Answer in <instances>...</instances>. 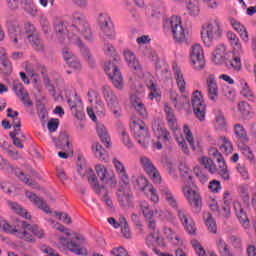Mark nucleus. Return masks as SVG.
<instances>
[{"instance_id":"obj_1","label":"nucleus","mask_w":256,"mask_h":256,"mask_svg":"<svg viewBox=\"0 0 256 256\" xmlns=\"http://www.w3.org/2000/svg\"><path fill=\"white\" fill-rule=\"evenodd\" d=\"M73 24L69 26V41L72 45H76L79 48L80 53L85 57L86 61L91 67H95V60L91 55V50L83 43L81 36L83 35L86 41H93V32L91 31V25H89V20L87 16L81 12H74L72 15Z\"/></svg>"},{"instance_id":"obj_2","label":"nucleus","mask_w":256,"mask_h":256,"mask_svg":"<svg viewBox=\"0 0 256 256\" xmlns=\"http://www.w3.org/2000/svg\"><path fill=\"white\" fill-rule=\"evenodd\" d=\"M57 231L65 233V236L59 238V243L67 247L69 251L75 253V255H89V252L81 247L85 242V238L82 235H79L75 232H69V229H65V226L58 223L56 226Z\"/></svg>"},{"instance_id":"obj_3","label":"nucleus","mask_w":256,"mask_h":256,"mask_svg":"<svg viewBox=\"0 0 256 256\" xmlns=\"http://www.w3.org/2000/svg\"><path fill=\"white\" fill-rule=\"evenodd\" d=\"M160 192L162 193L167 203L173 209H176L178 218L182 223L183 227L186 229V231L190 234L195 233V223L193 222L191 215H189V212H187V210L179 208V206H177V200L175 199V196H173V193L171 192L169 187L160 186Z\"/></svg>"},{"instance_id":"obj_4","label":"nucleus","mask_w":256,"mask_h":256,"mask_svg":"<svg viewBox=\"0 0 256 256\" xmlns=\"http://www.w3.org/2000/svg\"><path fill=\"white\" fill-rule=\"evenodd\" d=\"M223 35L221 22L219 18H211L202 25L201 37L206 47H211L214 41H217Z\"/></svg>"},{"instance_id":"obj_5","label":"nucleus","mask_w":256,"mask_h":256,"mask_svg":"<svg viewBox=\"0 0 256 256\" xmlns=\"http://www.w3.org/2000/svg\"><path fill=\"white\" fill-rule=\"evenodd\" d=\"M189 171L190 170L186 168L184 172H182V176L184 177V179H188L185 182L183 191L191 207H193L195 211L198 212V211H201V206H202L201 195H199V192L195 190V184H193V176L189 174Z\"/></svg>"},{"instance_id":"obj_6","label":"nucleus","mask_w":256,"mask_h":256,"mask_svg":"<svg viewBox=\"0 0 256 256\" xmlns=\"http://www.w3.org/2000/svg\"><path fill=\"white\" fill-rule=\"evenodd\" d=\"M95 171L96 174L93 173V169H89L88 181L95 193H101V185L113 181V176H111L107 168L101 164L95 166Z\"/></svg>"},{"instance_id":"obj_7","label":"nucleus","mask_w":256,"mask_h":256,"mask_svg":"<svg viewBox=\"0 0 256 256\" xmlns=\"http://www.w3.org/2000/svg\"><path fill=\"white\" fill-rule=\"evenodd\" d=\"M130 129L139 145L144 147V149H147V147H149L151 136L149 135V128H147L145 122L141 119L134 120Z\"/></svg>"},{"instance_id":"obj_8","label":"nucleus","mask_w":256,"mask_h":256,"mask_svg":"<svg viewBox=\"0 0 256 256\" xmlns=\"http://www.w3.org/2000/svg\"><path fill=\"white\" fill-rule=\"evenodd\" d=\"M164 29H171L172 35L178 43L185 41V29H183V23L181 17L172 16L170 19L164 22Z\"/></svg>"},{"instance_id":"obj_9","label":"nucleus","mask_w":256,"mask_h":256,"mask_svg":"<svg viewBox=\"0 0 256 256\" xmlns=\"http://www.w3.org/2000/svg\"><path fill=\"white\" fill-rule=\"evenodd\" d=\"M0 169L2 171H6V173H11L12 175H16L20 181L25 183L26 185H29V187H35V182H33L32 179L27 178L25 173L21 171L18 167L13 166L10 164L7 159L3 158V156L0 155Z\"/></svg>"},{"instance_id":"obj_10","label":"nucleus","mask_w":256,"mask_h":256,"mask_svg":"<svg viewBox=\"0 0 256 256\" xmlns=\"http://www.w3.org/2000/svg\"><path fill=\"white\" fill-rule=\"evenodd\" d=\"M102 93L114 117H121V107L119 106V100L117 99L115 92H113L110 86L104 85L102 87Z\"/></svg>"},{"instance_id":"obj_11","label":"nucleus","mask_w":256,"mask_h":256,"mask_svg":"<svg viewBox=\"0 0 256 256\" xmlns=\"http://www.w3.org/2000/svg\"><path fill=\"white\" fill-rule=\"evenodd\" d=\"M98 25L103 33L104 39H115V28L108 14L100 13L97 18Z\"/></svg>"},{"instance_id":"obj_12","label":"nucleus","mask_w":256,"mask_h":256,"mask_svg":"<svg viewBox=\"0 0 256 256\" xmlns=\"http://www.w3.org/2000/svg\"><path fill=\"white\" fill-rule=\"evenodd\" d=\"M104 71L112 81V85H114L116 89H119V91L123 90V76L121 75V71H119V67H117V65H115L113 62L109 61L105 66Z\"/></svg>"},{"instance_id":"obj_13","label":"nucleus","mask_w":256,"mask_h":256,"mask_svg":"<svg viewBox=\"0 0 256 256\" xmlns=\"http://www.w3.org/2000/svg\"><path fill=\"white\" fill-rule=\"evenodd\" d=\"M192 108L194 111L195 117L199 119V121H205V100H203V94L201 91L196 90L192 94Z\"/></svg>"},{"instance_id":"obj_14","label":"nucleus","mask_w":256,"mask_h":256,"mask_svg":"<svg viewBox=\"0 0 256 256\" xmlns=\"http://www.w3.org/2000/svg\"><path fill=\"white\" fill-rule=\"evenodd\" d=\"M138 209L140 213H142L145 223L147 225L148 229H155L157 227V221H155V218H153V215H155V211L151 209V206L149 205V202L147 201H140L138 204Z\"/></svg>"},{"instance_id":"obj_15","label":"nucleus","mask_w":256,"mask_h":256,"mask_svg":"<svg viewBox=\"0 0 256 256\" xmlns=\"http://www.w3.org/2000/svg\"><path fill=\"white\" fill-rule=\"evenodd\" d=\"M190 59L194 69L200 70L205 67V55L203 53V47H201V45L195 44L194 46H192Z\"/></svg>"},{"instance_id":"obj_16","label":"nucleus","mask_w":256,"mask_h":256,"mask_svg":"<svg viewBox=\"0 0 256 256\" xmlns=\"http://www.w3.org/2000/svg\"><path fill=\"white\" fill-rule=\"evenodd\" d=\"M140 163L143 166L144 171L149 175L150 179H152L153 183H161V174L157 171V168L151 162L147 156H142L140 158Z\"/></svg>"},{"instance_id":"obj_17","label":"nucleus","mask_w":256,"mask_h":256,"mask_svg":"<svg viewBox=\"0 0 256 256\" xmlns=\"http://www.w3.org/2000/svg\"><path fill=\"white\" fill-rule=\"evenodd\" d=\"M0 231H5V233H12V235L17 234L20 239H25V241H28L29 243H35V238L29 232L22 231L19 232L17 229L13 228V226L9 225L7 221L0 218Z\"/></svg>"},{"instance_id":"obj_18","label":"nucleus","mask_w":256,"mask_h":256,"mask_svg":"<svg viewBox=\"0 0 256 256\" xmlns=\"http://www.w3.org/2000/svg\"><path fill=\"white\" fill-rule=\"evenodd\" d=\"M117 201L120 207L125 209L133 207V193L129 188H120L116 192Z\"/></svg>"},{"instance_id":"obj_19","label":"nucleus","mask_w":256,"mask_h":256,"mask_svg":"<svg viewBox=\"0 0 256 256\" xmlns=\"http://www.w3.org/2000/svg\"><path fill=\"white\" fill-rule=\"evenodd\" d=\"M53 25L60 43H65V39L69 40V26H65V23L61 19H55Z\"/></svg>"},{"instance_id":"obj_20","label":"nucleus","mask_w":256,"mask_h":256,"mask_svg":"<svg viewBox=\"0 0 256 256\" xmlns=\"http://www.w3.org/2000/svg\"><path fill=\"white\" fill-rule=\"evenodd\" d=\"M172 71L174 74V79L176 80V85L180 91V93H185L187 82H185V77L183 76V72L177 63L172 64Z\"/></svg>"},{"instance_id":"obj_21","label":"nucleus","mask_w":256,"mask_h":256,"mask_svg":"<svg viewBox=\"0 0 256 256\" xmlns=\"http://www.w3.org/2000/svg\"><path fill=\"white\" fill-rule=\"evenodd\" d=\"M152 131L158 139H163V141H171V134L165 129L163 124L159 120H154L152 123Z\"/></svg>"},{"instance_id":"obj_22","label":"nucleus","mask_w":256,"mask_h":256,"mask_svg":"<svg viewBox=\"0 0 256 256\" xmlns=\"http://www.w3.org/2000/svg\"><path fill=\"white\" fill-rule=\"evenodd\" d=\"M206 83L209 100L217 101V98L219 97V86H217V82H215V77L213 75H209Z\"/></svg>"},{"instance_id":"obj_23","label":"nucleus","mask_w":256,"mask_h":256,"mask_svg":"<svg viewBox=\"0 0 256 256\" xmlns=\"http://www.w3.org/2000/svg\"><path fill=\"white\" fill-rule=\"evenodd\" d=\"M164 113H166L167 125L174 134L177 133V117H175V112L168 105L164 106Z\"/></svg>"},{"instance_id":"obj_24","label":"nucleus","mask_w":256,"mask_h":256,"mask_svg":"<svg viewBox=\"0 0 256 256\" xmlns=\"http://www.w3.org/2000/svg\"><path fill=\"white\" fill-rule=\"evenodd\" d=\"M151 232L146 237V245L148 247H151L153 245H159L160 247H163L165 245L163 243V238L159 236V230H157V226L155 229H149Z\"/></svg>"},{"instance_id":"obj_25","label":"nucleus","mask_w":256,"mask_h":256,"mask_svg":"<svg viewBox=\"0 0 256 256\" xmlns=\"http://www.w3.org/2000/svg\"><path fill=\"white\" fill-rule=\"evenodd\" d=\"M227 39L229 44L233 48L234 55H241L243 53V46L241 45V40H239L237 34L233 32H228Z\"/></svg>"},{"instance_id":"obj_26","label":"nucleus","mask_w":256,"mask_h":256,"mask_svg":"<svg viewBox=\"0 0 256 256\" xmlns=\"http://www.w3.org/2000/svg\"><path fill=\"white\" fill-rule=\"evenodd\" d=\"M233 207L240 223L245 227V229H247V227H249V217H247V212L243 210L241 203L239 202H234Z\"/></svg>"},{"instance_id":"obj_27","label":"nucleus","mask_w":256,"mask_h":256,"mask_svg":"<svg viewBox=\"0 0 256 256\" xmlns=\"http://www.w3.org/2000/svg\"><path fill=\"white\" fill-rule=\"evenodd\" d=\"M124 57L126 59V63H128V66H130L131 69H134V71H141V64L135 57V53H133V51L129 49L124 50Z\"/></svg>"},{"instance_id":"obj_28","label":"nucleus","mask_w":256,"mask_h":256,"mask_svg":"<svg viewBox=\"0 0 256 256\" xmlns=\"http://www.w3.org/2000/svg\"><path fill=\"white\" fill-rule=\"evenodd\" d=\"M8 33H9V37H10L12 43L14 44V46L19 47L17 45V43H19V39H21V35L23 33L21 30V26H19L17 24L9 26Z\"/></svg>"},{"instance_id":"obj_29","label":"nucleus","mask_w":256,"mask_h":256,"mask_svg":"<svg viewBox=\"0 0 256 256\" xmlns=\"http://www.w3.org/2000/svg\"><path fill=\"white\" fill-rule=\"evenodd\" d=\"M6 203L11 211L16 213L17 215H20V217H24V219H31V215L27 213V210L19 205V203L10 200L6 201Z\"/></svg>"},{"instance_id":"obj_30","label":"nucleus","mask_w":256,"mask_h":256,"mask_svg":"<svg viewBox=\"0 0 256 256\" xmlns=\"http://www.w3.org/2000/svg\"><path fill=\"white\" fill-rule=\"evenodd\" d=\"M113 164L122 183H124V185H129V176L127 175V171H125V166L123 165V163H121V161L117 159H114Z\"/></svg>"},{"instance_id":"obj_31","label":"nucleus","mask_w":256,"mask_h":256,"mask_svg":"<svg viewBox=\"0 0 256 256\" xmlns=\"http://www.w3.org/2000/svg\"><path fill=\"white\" fill-rule=\"evenodd\" d=\"M96 131L100 140L104 143V145L109 148L111 147V137H109V133L107 132V128L103 124H97Z\"/></svg>"},{"instance_id":"obj_32","label":"nucleus","mask_w":256,"mask_h":256,"mask_svg":"<svg viewBox=\"0 0 256 256\" xmlns=\"http://www.w3.org/2000/svg\"><path fill=\"white\" fill-rule=\"evenodd\" d=\"M26 196L31 201H33V203H35V205H37V207H39V209H42V211H44V213H51V209L49 208L47 203H45L41 198H39L38 196L33 194V192H26Z\"/></svg>"},{"instance_id":"obj_33","label":"nucleus","mask_w":256,"mask_h":256,"mask_svg":"<svg viewBox=\"0 0 256 256\" xmlns=\"http://www.w3.org/2000/svg\"><path fill=\"white\" fill-rule=\"evenodd\" d=\"M240 54L233 53V57L231 60L226 61V67L227 69H230V71H236V73H239L241 71V57H239Z\"/></svg>"},{"instance_id":"obj_34","label":"nucleus","mask_w":256,"mask_h":256,"mask_svg":"<svg viewBox=\"0 0 256 256\" xmlns=\"http://www.w3.org/2000/svg\"><path fill=\"white\" fill-rule=\"evenodd\" d=\"M57 149H62L63 151H69L71 142L69 141V134L67 132H62L59 135L58 141L55 143Z\"/></svg>"},{"instance_id":"obj_35","label":"nucleus","mask_w":256,"mask_h":256,"mask_svg":"<svg viewBox=\"0 0 256 256\" xmlns=\"http://www.w3.org/2000/svg\"><path fill=\"white\" fill-rule=\"evenodd\" d=\"M124 6L129 11L132 13V17H137V12H135V5L137 7H143L145 5V2L143 0H123Z\"/></svg>"},{"instance_id":"obj_36","label":"nucleus","mask_w":256,"mask_h":256,"mask_svg":"<svg viewBox=\"0 0 256 256\" xmlns=\"http://www.w3.org/2000/svg\"><path fill=\"white\" fill-rule=\"evenodd\" d=\"M20 227H22V229H27L28 231H31V233H33L35 237H38V239H43V229H41L39 226H33L25 221H21Z\"/></svg>"},{"instance_id":"obj_37","label":"nucleus","mask_w":256,"mask_h":256,"mask_svg":"<svg viewBox=\"0 0 256 256\" xmlns=\"http://www.w3.org/2000/svg\"><path fill=\"white\" fill-rule=\"evenodd\" d=\"M26 39H28V41L31 43L33 49L36 51H43V42L41 41L39 32L26 36Z\"/></svg>"},{"instance_id":"obj_38","label":"nucleus","mask_w":256,"mask_h":256,"mask_svg":"<svg viewBox=\"0 0 256 256\" xmlns=\"http://www.w3.org/2000/svg\"><path fill=\"white\" fill-rule=\"evenodd\" d=\"M199 163L200 165H202V167H204V169H207L209 173H211L212 175L217 173L218 171L215 162H213L211 158L203 156L199 159Z\"/></svg>"},{"instance_id":"obj_39","label":"nucleus","mask_w":256,"mask_h":256,"mask_svg":"<svg viewBox=\"0 0 256 256\" xmlns=\"http://www.w3.org/2000/svg\"><path fill=\"white\" fill-rule=\"evenodd\" d=\"M92 151L96 159H99V161H107L109 156L107 153H105V149H103V146H101L99 142H96L92 145Z\"/></svg>"},{"instance_id":"obj_40","label":"nucleus","mask_w":256,"mask_h":256,"mask_svg":"<svg viewBox=\"0 0 256 256\" xmlns=\"http://www.w3.org/2000/svg\"><path fill=\"white\" fill-rule=\"evenodd\" d=\"M132 183H133L135 189H137V191H145V189L147 187L148 188L151 187V186H149V181H147V178H145L143 176L133 177Z\"/></svg>"},{"instance_id":"obj_41","label":"nucleus","mask_w":256,"mask_h":256,"mask_svg":"<svg viewBox=\"0 0 256 256\" xmlns=\"http://www.w3.org/2000/svg\"><path fill=\"white\" fill-rule=\"evenodd\" d=\"M219 143H220V150L223 153H226V155H229V153L233 152V144L227 137L220 136L219 137Z\"/></svg>"},{"instance_id":"obj_42","label":"nucleus","mask_w":256,"mask_h":256,"mask_svg":"<svg viewBox=\"0 0 256 256\" xmlns=\"http://www.w3.org/2000/svg\"><path fill=\"white\" fill-rule=\"evenodd\" d=\"M204 221L210 233H217V224L215 223V219H213V215H211V213H204Z\"/></svg>"},{"instance_id":"obj_43","label":"nucleus","mask_w":256,"mask_h":256,"mask_svg":"<svg viewBox=\"0 0 256 256\" xmlns=\"http://www.w3.org/2000/svg\"><path fill=\"white\" fill-rule=\"evenodd\" d=\"M21 4L23 5L24 11H27L29 15L35 17L37 15V6L33 2V0H21Z\"/></svg>"},{"instance_id":"obj_44","label":"nucleus","mask_w":256,"mask_h":256,"mask_svg":"<svg viewBox=\"0 0 256 256\" xmlns=\"http://www.w3.org/2000/svg\"><path fill=\"white\" fill-rule=\"evenodd\" d=\"M146 86L150 91L149 99H159V97H161V94L159 93V86L157 83L153 82V80L148 81Z\"/></svg>"},{"instance_id":"obj_45","label":"nucleus","mask_w":256,"mask_h":256,"mask_svg":"<svg viewBox=\"0 0 256 256\" xmlns=\"http://www.w3.org/2000/svg\"><path fill=\"white\" fill-rule=\"evenodd\" d=\"M234 133L238 139H241L243 143H249V138L247 137V132L241 124L234 125Z\"/></svg>"},{"instance_id":"obj_46","label":"nucleus","mask_w":256,"mask_h":256,"mask_svg":"<svg viewBox=\"0 0 256 256\" xmlns=\"http://www.w3.org/2000/svg\"><path fill=\"white\" fill-rule=\"evenodd\" d=\"M186 8H187L189 15H191V17H197V15H199V13H201V9L199 8V4L197 3V1L187 2Z\"/></svg>"},{"instance_id":"obj_47","label":"nucleus","mask_w":256,"mask_h":256,"mask_svg":"<svg viewBox=\"0 0 256 256\" xmlns=\"http://www.w3.org/2000/svg\"><path fill=\"white\" fill-rule=\"evenodd\" d=\"M121 233L124 239H131V230L129 229V223L125 217H120Z\"/></svg>"},{"instance_id":"obj_48","label":"nucleus","mask_w":256,"mask_h":256,"mask_svg":"<svg viewBox=\"0 0 256 256\" xmlns=\"http://www.w3.org/2000/svg\"><path fill=\"white\" fill-rule=\"evenodd\" d=\"M132 105L138 115H141L143 119L147 117V110L145 109V105L141 101H137V99L132 98Z\"/></svg>"},{"instance_id":"obj_49","label":"nucleus","mask_w":256,"mask_h":256,"mask_svg":"<svg viewBox=\"0 0 256 256\" xmlns=\"http://www.w3.org/2000/svg\"><path fill=\"white\" fill-rule=\"evenodd\" d=\"M216 245L222 256H231V251L229 250V246L227 245L226 242L223 241L222 238H219L217 240Z\"/></svg>"},{"instance_id":"obj_50","label":"nucleus","mask_w":256,"mask_h":256,"mask_svg":"<svg viewBox=\"0 0 256 256\" xmlns=\"http://www.w3.org/2000/svg\"><path fill=\"white\" fill-rule=\"evenodd\" d=\"M240 83L242 85V90L240 92L242 97H246L247 99H249V101H253V92L249 88L247 82H245V80H241Z\"/></svg>"},{"instance_id":"obj_51","label":"nucleus","mask_w":256,"mask_h":256,"mask_svg":"<svg viewBox=\"0 0 256 256\" xmlns=\"http://www.w3.org/2000/svg\"><path fill=\"white\" fill-rule=\"evenodd\" d=\"M0 71L4 75H11L13 67L11 66V62L9 61V59L0 62Z\"/></svg>"},{"instance_id":"obj_52","label":"nucleus","mask_w":256,"mask_h":256,"mask_svg":"<svg viewBox=\"0 0 256 256\" xmlns=\"http://www.w3.org/2000/svg\"><path fill=\"white\" fill-rule=\"evenodd\" d=\"M104 53L105 55H107V57H112L113 61L119 60V57H117V52L115 51V48L111 44L104 45Z\"/></svg>"},{"instance_id":"obj_53","label":"nucleus","mask_w":256,"mask_h":256,"mask_svg":"<svg viewBox=\"0 0 256 256\" xmlns=\"http://www.w3.org/2000/svg\"><path fill=\"white\" fill-rule=\"evenodd\" d=\"M131 221L133 225L138 229L139 233H145L143 229V223H141V218L136 213L131 214Z\"/></svg>"},{"instance_id":"obj_54","label":"nucleus","mask_w":256,"mask_h":256,"mask_svg":"<svg viewBox=\"0 0 256 256\" xmlns=\"http://www.w3.org/2000/svg\"><path fill=\"white\" fill-rule=\"evenodd\" d=\"M12 89L17 95V97H21V95H24V93H27V90H25V87L23 86V84L19 81L13 82Z\"/></svg>"},{"instance_id":"obj_55","label":"nucleus","mask_w":256,"mask_h":256,"mask_svg":"<svg viewBox=\"0 0 256 256\" xmlns=\"http://www.w3.org/2000/svg\"><path fill=\"white\" fill-rule=\"evenodd\" d=\"M191 245H192L193 249L196 251V254L198 256H207V253L205 252V248H203V246H201V242H199L197 240H192Z\"/></svg>"},{"instance_id":"obj_56","label":"nucleus","mask_w":256,"mask_h":256,"mask_svg":"<svg viewBox=\"0 0 256 256\" xmlns=\"http://www.w3.org/2000/svg\"><path fill=\"white\" fill-rule=\"evenodd\" d=\"M218 217L220 219H230L231 218V206L223 205L222 209L218 210Z\"/></svg>"},{"instance_id":"obj_57","label":"nucleus","mask_w":256,"mask_h":256,"mask_svg":"<svg viewBox=\"0 0 256 256\" xmlns=\"http://www.w3.org/2000/svg\"><path fill=\"white\" fill-rule=\"evenodd\" d=\"M120 135L122 137V142L124 143L125 147L131 149L133 147V142H131V138H129V134L127 133L125 128H122L120 130Z\"/></svg>"},{"instance_id":"obj_58","label":"nucleus","mask_w":256,"mask_h":256,"mask_svg":"<svg viewBox=\"0 0 256 256\" xmlns=\"http://www.w3.org/2000/svg\"><path fill=\"white\" fill-rule=\"evenodd\" d=\"M67 101L72 113H75L77 109H81V98L77 95H75V100L68 99Z\"/></svg>"},{"instance_id":"obj_59","label":"nucleus","mask_w":256,"mask_h":256,"mask_svg":"<svg viewBox=\"0 0 256 256\" xmlns=\"http://www.w3.org/2000/svg\"><path fill=\"white\" fill-rule=\"evenodd\" d=\"M183 131H184V134L186 135V140L188 141L190 147L193 149V151H195V142L193 141V133H191L189 126L184 125Z\"/></svg>"},{"instance_id":"obj_60","label":"nucleus","mask_w":256,"mask_h":256,"mask_svg":"<svg viewBox=\"0 0 256 256\" xmlns=\"http://www.w3.org/2000/svg\"><path fill=\"white\" fill-rule=\"evenodd\" d=\"M225 45L220 44L216 47V49L213 52V57L214 59H223V57H225Z\"/></svg>"},{"instance_id":"obj_61","label":"nucleus","mask_w":256,"mask_h":256,"mask_svg":"<svg viewBox=\"0 0 256 256\" xmlns=\"http://www.w3.org/2000/svg\"><path fill=\"white\" fill-rule=\"evenodd\" d=\"M95 111L100 117H105L107 111L105 110V103H103V100H96Z\"/></svg>"},{"instance_id":"obj_62","label":"nucleus","mask_w":256,"mask_h":256,"mask_svg":"<svg viewBox=\"0 0 256 256\" xmlns=\"http://www.w3.org/2000/svg\"><path fill=\"white\" fill-rule=\"evenodd\" d=\"M208 188L212 193H219L223 187L221 186V182L218 180L210 181Z\"/></svg>"},{"instance_id":"obj_63","label":"nucleus","mask_w":256,"mask_h":256,"mask_svg":"<svg viewBox=\"0 0 256 256\" xmlns=\"http://www.w3.org/2000/svg\"><path fill=\"white\" fill-rule=\"evenodd\" d=\"M62 57L64 59V61H66V63H70L71 61H73V59H75V54H73V51L69 50V48H64L62 50Z\"/></svg>"},{"instance_id":"obj_64","label":"nucleus","mask_w":256,"mask_h":256,"mask_svg":"<svg viewBox=\"0 0 256 256\" xmlns=\"http://www.w3.org/2000/svg\"><path fill=\"white\" fill-rule=\"evenodd\" d=\"M38 111V117L40 118V121H45L47 117H49V112H47V108H45V105H38L37 106Z\"/></svg>"}]
</instances>
